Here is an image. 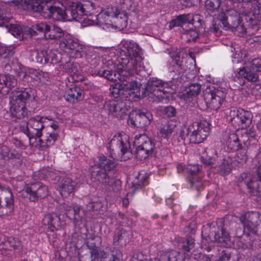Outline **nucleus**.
<instances>
[{"mask_svg":"<svg viewBox=\"0 0 261 261\" xmlns=\"http://www.w3.org/2000/svg\"><path fill=\"white\" fill-rule=\"evenodd\" d=\"M110 93L116 99L122 100L125 98L129 101H136L140 98L148 96L152 101L166 103L171 93L168 83L157 79L149 80L142 94H140V84L132 81L129 85L123 87L119 83L110 86Z\"/></svg>","mask_w":261,"mask_h":261,"instance_id":"1","label":"nucleus"},{"mask_svg":"<svg viewBox=\"0 0 261 261\" xmlns=\"http://www.w3.org/2000/svg\"><path fill=\"white\" fill-rule=\"evenodd\" d=\"M43 119V117L37 115L31 118L27 123L20 126V131L27 135L30 144H33V140L37 137L38 143L36 145L42 150L53 145L59 137L57 122H53L45 127Z\"/></svg>","mask_w":261,"mask_h":261,"instance_id":"2","label":"nucleus"},{"mask_svg":"<svg viewBox=\"0 0 261 261\" xmlns=\"http://www.w3.org/2000/svg\"><path fill=\"white\" fill-rule=\"evenodd\" d=\"M140 52V47L133 40L122 41L116 65V70L120 76H127L142 71L143 66Z\"/></svg>","mask_w":261,"mask_h":261,"instance_id":"3","label":"nucleus"},{"mask_svg":"<svg viewBox=\"0 0 261 261\" xmlns=\"http://www.w3.org/2000/svg\"><path fill=\"white\" fill-rule=\"evenodd\" d=\"M35 91L30 88L17 89L9 96L10 111L11 115L17 119L27 116L29 111L27 104L35 99Z\"/></svg>","mask_w":261,"mask_h":261,"instance_id":"4","label":"nucleus"},{"mask_svg":"<svg viewBox=\"0 0 261 261\" xmlns=\"http://www.w3.org/2000/svg\"><path fill=\"white\" fill-rule=\"evenodd\" d=\"M174 64L169 68L171 72L180 75L188 70L194 67L195 59L192 52L187 54L184 48L172 47L169 52Z\"/></svg>","mask_w":261,"mask_h":261,"instance_id":"5","label":"nucleus"},{"mask_svg":"<svg viewBox=\"0 0 261 261\" xmlns=\"http://www.w3.org/2000/svg\"><path fill=\"white\" fill-rule=\"evenodd\" d=\"M210 132V124L207 121H196L188 126H183L179 133L182 140L187 138L190 143L198 144L202 142Z\"/></svg>","mask_w":261,"mask_h":261,"instance_id":"6","label":"nucleus"},{"mask_svg":"<svg viewBox=\"0 0 261 261\" xmlns=\"http://www.w3.org/2000/svg\"><path fill=\"white\" fill-rule=\"evenodd\" d=\"M201 159L204 164L216 168L222 175H227L231 171V159L228 156L218 155L214 148H207L202 153Z\"/></svg>","mask_w":261,"mask_h":261,"instance_id":"7","label":"nucleus"},{"mask_svg":"<svg viewBox=\"0 0 261 261\" xmlns=\"http://www.w3.org/2000/svg\"><path fill=\"white\" fill-rule=\"evenodd\" d=\"M128 136L124 133L115 134L108 144V147L111 151L112 157L116 158V152L120 151L121 160H127L132 155L129 150V144L128 141Z\"/></svg>","mask_w":261,"mask_h":261,"instance_id":"8","label":"nucleus"},{"mask_svg":"<svg viewBox=\"0 0 261 261\" xmlns=\"http://www.w3.org/2000/svg\"><path fill=\"white\" fill-rule=\"evenodd\" d=\"M225 115L227 121L237 129L246 128L252 122L251 113L243 109L230 108L226 110Z\"/></svg>","mask_w":261,"mask_h":261,"instance_id":"9","label":"nucleus"},{"mask_svg":"<svg viewBox=\"0 0 261 261\" xmlns=\"http://www.w3.org/2000/svg\"><path fill=\"white\" fill-rule=\"evenodd\" d=\"M134 144L136 146V156L140 160L147 159L155 148L154 142L144 134L136 135Z\"/></svg>","mask_w":261,"mask_h":261,"instance_id":"10","label":"nucleus"},{"mask_svg":"<svg viewBox=\"0 0 261 261\" xmlns=\"http://www.w3.org/2000/svg\"><path fill=\"white\" fill-rule=\"evenodd\" d=\"M219 19L224 27L231 28L234 31L241 33L245 32V29L241 23L240 17L234 10L230 9L226 12H221L219 15Z\"/></svg>","mask_w":261,"mask_h":261,"instance_id":"11","label":"nucleus"},{"mask_svg":"<svg viewBox=\"0 0 261 261\" xmlns=\"http://www.w3.org/2000/svg\"><path fill=\"white\" fill-rule=\"evenodd\" d=\"M48 2L40 0H12L10 5L18 6L30 12H36L43 17L44 12L47 10Z\"/></svg>","mask_w":261,"mask_h":261,"instance_id":"12","label":"nucleus"},{"mask_svg":"<svg viewBox=\"0 0 261 261\" xmlns=\"http://www.w3.org/2000/svg\"><path fill=\"white\" fill-rule=\"evenodd\" d=\"M60 48L70 57L80 58L83 51V46L77 40L69 35H66L60 43Z\"/></svg>","mask_w":261,"mask_h":261,"instance_id":"13","label":"nucleus"},{"mask_svg":"<svg viewBox=\"0 0 261 261\" xmlns=\"http://www.w3.org/2000/svg\"><path fill=\"white\" fill-rule=\"evenodd\" d=\"M225 97V94L222 91L214 87L206 89L204 93V98L207 106L215 110L220 108Z\"/></svg>","mask_w":261,"mask_h":261,"instance_id":"14","label":"nucleus"},{"mask_svg":"<svg viewBox=\"0 0 261 261\" xmlns=\"http://www.w3.org/2000/svg\"><path fill=\"white\" fill-rule=\"evenodd\" d=\"M240 220L243 224L245 231L248 230L253 233H258L261 214L257 212H249L241 215Z\"/></svg>","mask_w":261,"mask_h":261,"instance_id":"15","label":"nucleus"},{"mask_svg":"<svg viewBox=\"0 0 261 261\" xmlns=\"http://www.w3.org/2000/svg\"><path fill=\"white\" fill-rule=\"evenodd\" d=\"M71 80H73V77L71 75L65 80L67 89L64 97L68 102L75 103L84 99V92L80 88L76 86L72 81L71 82Z\"/></svg>","mask_w":261,"mask_h":261,"instance_id":"16","label":"nucleus"},{"mask_svg":"<svg viewBox=\"0 0 261 261\" xmlns=\"http://www.w3.org/2000/svg\"><path fill=\"white\" fill-rule=\"evenodd\" d=\"M13 202L11 190L0 186V216L9 215L12 213Z\"/></svg>","mask_w":261,"mask_h":261,"instance_id":"17","label":"nucleus"},{"mask_svg":"<svg viewBox=\"0 0 261 261\" xmlns=\"http://www.w3.org/2000/svg\"><path fill=\"white\" fill-rule=\"evenodd\" d=\"M23 191L28 194L31 201H36L39 199L44 198L48 193L47 186L41 182L28 184L24 188Z\"/></svg>","mask_w":261,"mask_h":261,"instance_id":"18","label":"nucleus"},{"mask_svg":"<svg viewBox=\"0 0 261 261\" xmlns=\"http://www.w3.org/2000/svg\"><path fill=\"white\" fill-rule=\"evenodd\" d=\"M14 70L18 78L24 82L38 81L39 70L29 68L19 63L14 64Z\"/></svg>","mask_w":261,"mask_h":261,"instance_id":"19","label":"nucleus"},{"mask_svg":"<svg viewBox=\"0 0 261 261\" xmlns=\"http://www.w3.org/2000/svg\"><path fill=\"white\" fill-rule=\"evenodd\" d=\"M104 108L109 114L118 119H123L127 115L125 103L122 100L113 99L107 101L104 105Z\"/></svg>","mask_w":261,"mask_h":261,"instance_id":"20","label":"nucleus"},{"mask_svg":"<svg viewBox=\"0 0 261 261\" xmlns=\"http://www.w3.org/2000/svg\"><path fill=\"white\" fill-rule=\"evenodd\" d=\"M152 115L146 110L131 113L129 115L128 122L137 127H143L150 124Z\"/></svg>","mask_w":261,"mask_h":261,"instance_id":"21","label":"nucleus"},{"mask_svg":"<svg viewBox=\"0 0 261 261\" xmlns=\"http://www.w3.org/2000/svg\"><path fill=\"white\" fill-rule=\"evenodd\" d=\"M91 180L93 186H105L110 185L113 182V179L109 176L108 172H105L96 167H92L90 170Z\"/></svg>","mask_w":261,"mask_h":261,"instance_id":"22","label":"nucleus"},{"mask_svg":"<svg viewBox=\"0 0 261 261\" xmlns=\"http://www.w3.org/2000/svg\"><path fill=\"white\" fill-rule=\"evenodd\" d=\"M207 227H205L202 231V235L207 237L210 241L217 242V243L225 244L227 245L230 242V237L228 233L223 228L219 229L216 232V228L214 226L212 227V231L207 236L205 232Z\"/></svg>","mask_w":261,"mask_h":261,"instance_id":"23","label":"nucleus"},{"mask_svg":"<svg viewBox=\"0 0 261 261\" xmlns=\"http://www.w3.org/2000/svg\"><path fill=\"white\" fill-rule=\"evenodd\" d=\"M0 160L2 163L8 161L14 163L16 166L22 163L21 155L15 150H10L6 146H3L0 148Z\"/></svg>","mask_w":261,"mask_h":261,"instance_id":"24","label":"nucleus"},{"mask_svg":"<svg viewBox=\"0 0 261 261\" xmlns=\"http://www.w3.org/2000/svg\"><path fill=\"white\" fill-rule=\"evenodd\" d=\"M241 177L242 178L241 182L246 185L250 193L256 196L261 195V188L259 185V181L255 179V177L247 173L242 174Z\"/></svg>","mask_w":261,"mask_h":261,"instance_id":"25","label":"nucleus"},{"mask_svg":"<svg viewBox=\"0 0 261 261\" xmlns=\"http://www.w3.org/2000/svg\"><path fill=\"white\" fill-rule=\"evenodd\" d=\"M64 9L63 21H69L73 20H79L81 18L76 3L67 1L64 3Z\"/></svg>","mask_w":261,"mask_h":261,"instance_id":"26","label":"nucleus"},{"mask_svg":"<svg viewBox=\"0 0 261 261\" xmlns=\"http://www.w3.org/2000/svg\"><path fill=\"white\" fill-rule=\"evenodd\" d=\"M63 7H60L58 4L52 5L50 3H48V7L43 14V17L45 18H51L54 20L63 21L64 5L62 3Z\"/></svg>","mask_w":261,"mask_h":261,"instance_id":"27","label":"nucleus"},{"mask_svg":"<svg viewBox=\"0 0 261 261\" xmlns=\"http://www.w3.org/2000/svg\"><path fill=\"white\" fill-rule=\"evenodd\" d=\"M77 182L70 177H64L60 181L58 189L63 197H66L76 189Z\"/></svg>","mask_w":261,"mask_h":261,"instance_id":"28","label":"nucleus"},{"mask_svg":"<svg viewBox=\"0 0 261 261\" xmlns=\"http://www.w3.org/2000/svg\"><path fill=\"white\" fill-rule=\"evenodd\" d=\"M44 225L47 226V229L51 232L59 230L61 227V222L60 217L55 213L46 214L42 220Z\"/></svg>","mask_w":261,"mask_h":261,"instance_id":"29","label":"nucleus"},{"mask_svg":"<svg viewBox=\"0 0 261 261\" xmlns=\"http://www.w3.org/2000/svg\"><path fill=\"white\" fill-rule=\"evenodd\" d=\"M10 32L15 37L21 39L32 37L36 33L35 31L31 28L17 24H11Z\"/></svg>","mask_w":261,"mask_h":261,"instance_id":"30","label":"nucleus"},{"mask_svg":"<svg viewBox=\"0 0 261 261\" xmlns=\"http://www.w3.org/2000/svg\"><path fill=\"white\" fill-rule=\"evenodd\" d=\"M196 21L200 22L199 15L184 14L178 16L175 19L172 20L170 25L172 27L181 26L186 23L193 24Z\"/></svg>","mask_w":261,"mask_h":261,"instance_id":"31","label":"nucleus"},{"mask_svg":"<svg viewBox=\"0 0 261 261\" xmlns=\"http://www.w3.org/2000/svg\"><path fill=\"white\" fill-rule=\"evenodd\" d=\"M115 163L112 160L107 159L105 156L98 157V161L95 167L98 169L100 168L105 172H108L113 170L115 167Z\"/></svg>","mask_w":261,"mask_h":261,"instance_id":"32","label":"nucleus"},{"mask_svg":"<svg viewBox=\"0 0 261 261\" xmlns=\"http://www.w3.org/2000/svg\"><path fill=\"white\" fill-rule=\"evenodd\" d=\"M131 232L124 230H121L117 234H115L113 239V244L117 245L119 243L121 245L125 244L129 242L130 239Z\"/></svg>","mask_w":261,"mask_h":261,"instance_id":"33","label":"nucleus"},{"mask_svg":"<svg viewBox=\"0 0 261 261\" xmlns=\"http://www.w3.org/2000/svg\"><path fill=\"white\" fill-rule=\"evenodd\" d=\"M46 38L58 40L64 36L63 30L56 25H49L48 32H46Z\"/></svg>","mask_w":261,"mask_h":261,"instance_id":"34","label":"nucleus"},{"mask_svg":"<svg viewBox=\"0 0 261 261\" xmlns=\"http://www.w3.org/2000/svg\"><path fill=\"white\" fill-rule=\"evenodd\" d=\"M175 127L174 122L169 121L160 127L158 134L164 138H168L173 132Z\"/></svg>","mask_w":261,"mask_h":261,"instance_id":"35","label":"nucleus"},{"mask_svg":"<svg viewBox=\"0 0 261 261\" xmlns=\"http://www.w3.org/2000/svg\"><path fill=\"white\" fill-rule=\"evenodd\" d=\"M238 73L240 76L243 77L250 82H256L258 79V74L249 68L243 67L240 68Z\"/></svg>","mask_w":261,"mask_h":261,"instance_id":"36","label":"nucleus"},{"mask_svg":"<svg viewBox=\"0 0 261 261\" xmlns=\"http://www.w3.org/2000/svg\"><path fill=\"white\" fill-rule=\"evenodd\" d=\"M92 256L94 258H100L101 261H120L119 258L114 255H109L105 251L93 250L91 252Z\"/></svg>","mask_w":261,"mask_h":261,"instance_id":"37","label":"nucleus"},{"mask_svg":"<svg viewBox=\"0 0 261 261\" xmlns=\"http://www.w3.org/2000/svg\"><path fill=\"white\" fill-rule=\"evenodd\" d=\"M109 17V15L107 12H103L97 15L96 16V21L91 20L89 19H85V20L87 21V24L89 25L97 24L101 26L107 24V21L108 20Z\"/></svg>","mask_w":261,"mask_h":261,"instance_id":"38","label":"nucleus"},{"mask_svg":"<svg viewBox=\"0 0 261 261\" xmlns=\"http://www.w3.org/2000/svg\"><path fill=\"white\" fill-rule=\"evenodd\" d=\"M227 144L228 148L233 150H239L240 149L242 148L240 140L238 136L234 133L229 135Z\"/></svg>","mask_w":261,"mask_h":261,"instance_id":"39","label":"nucleus"},{"mask_svg":"<svg viewBox=\"0 0 261 261\" xmlns=\"http://www.w3.org/2000/svg\"><path fill=\"white\" fill-rule=\"evenodd\" d=\"M81 17L83 15H88L90 14L91 11L94 8V4L90 2H87L84 4L76 3Z\"/></svg>","mask_w":261,"mask_h":261,"instance_id":"40","label":"nucleus"},{"mask_svg":"<svg viewBox=\"0 0 261 261\" xmlns=\"http://www.w3.org/2000/svg\"><path fill=\"white\" fill-rule=\"evenodd\" d=\"M257 233H253L251 231L248 230H244V233L240 237L241 242L243 243V246L245 248H249L252 246L254 236H256Z\"/></svg>","mask_w":261,"mask_h":261,"instance_id":"41","label":"nucleus"},{"mask_svg":"<svg viewBox=\"0 0 261 261\" xmlns=\"http://www.w3.org/2000/svg\"><path fill=\"white\" fill-rule=\"evenodd\" d=\"M179 245L185 253L189 252L195 246L194 240L191 237H187L179 243Z\"/></svg>","mask_w":261,"mask_h":261,"instance_id":"42","label":"nucleus"},{"mask_svg":"<svg viewBox=\"0 0 261 261\" xmlns=\"http://www.w3.org/2000/svg\"><path fill=\"white\" fill-rule=\"evenodd\" d=\"M148 184L147 177H145L142 174L139 173L138 176L132 182L133 187L134 188L133 193H134L137 189L141 188L142 186H146Z\"/></svg>","mask_w":261,"mask_h":261,"instance_id":"43","label":"nucleus"},{"mask_svg":"<svg viewBox=\"0 0 261 261\" xmlns=\"http://www.w3.org/2000/svg\"><path fill=\"white\" fill-rule=\"evenodd\" d=\"M201 89V85L198 84H193L187 87L185 92L188 97H193L199 94Z\"/></svg>","mask_w":261,"mask_h":261,"instance_id":"44","label":"nucleus"},{"mask_svg":"<svg viewBox=\"0 0 261 261\" xmlns=\"http://www.w3.org/2000/svg\"><path fill=\"white\" fill-rule=\"evenodd\" d=\"M47 51V55L46 58L48 62L47 64H56L59 63L61 58L58 51L56 50H46Z\"/></svg>","mask_w":261,"mask_h":261,"instance_id":"45","label":"nucleus"},{"mask_svg":"<svg viewBox=\"0 0 261 261\" xmlns=\"http://www.w3.org/2000/svg\"><path fill=\"white\" fill-rule=\"evenodd\" d=\"M191 187L193 189L200 191L203 189V185L199 176L194 174L190 180Z\"/></svg>","mask_w":261,"mask_h":261,"instance_id":"46","label":"nucleus"},{"mask_svg":"<svg viewBox=\"0 0 261 261\" xmlns=\"http://www.w3.org/2000/svg\"><path fill=\"white\" fill-rule=\"evenodd\" d=\"M47 55V51L46 50L37 51L36 53L35 60L38 63L41 64H47L48 59L46 58Z\"/></svg>","mask_w":261,"mask_h":261,"instance_id":"47","label":"nucleus"},{"mask_svg":"<svg viewBox=\"0 0 261 261\" xmlns=\"http://www.w3.org/2000/svg\"><path fill=\"white\" fill-rule=\"evenodd\" d=\"M64 70L70 74H75L77 72V65L71 62H66L63 66Z\"/></svg>","mask_w":261,"mask_h":261,"instance_id":"48","label":"nucleus"},{"mask_svg":"<svg viewBox=\"0 0 261 261\" xmlns=\"http://www.w3.org/2000/svg\"><path fill=\"white\" fill-rule=\"evenodd\" d=\"M239 151L237 153L236 160L238 163L243 164L245 163L247 159V151L245 149H240Z\"/></svg>","mask_w":261,"mask_h":261,"instance_id":"49","label":"nucleus"},{"mask_svg":"<svg viewBox=\"0 0 261 261\" xmlns=\"http://www.w3.org/2000/svg\"><path fill=\"white\" fill-rule=\"evenodd\" d=\"M220 0H207L205 2L207 9L212 11L217 10L220 7Z\"/></svg>","mask_w":261,"mask_h":261,"instance_id":"50","label":"nucleus"},{"mask_svg":"<svg viewBox=\"0 0 261 261\" xmlns=\"http://www.w3.org/2000/svg\"><path fill=\"white\" fill-rule=\"evenodd\" d=\"M98 74L99 76L104 77L110 81H112L115 80V77L116 76V74L111 70H104L99 71L98 72Z\"/></svg>","mask_w":261,"mask_h":261,"instance_id":"51","label":"nucleus"},{"mask_svg":"<svg viewBox=\"0 0 261 261\" xmlns=\"http://www.w3.org/2000/svg\"><path fill=\"white\" fill-rule=\"evenodd\" d=\"M7 80L5 81L6 88L7 89H11L14 88L17 85V80L13 75H6Z\"/></svg>","mask_w":261,"mask_h":261,"instance_id":"52","label":"nucleus"},{"mask_svg":"<svg viewBox=\"0 0 261 261\" xmlns=\"http://www.w3.org/2000/svg\"><path fill=\"white\" fill-rule=\"evenodd\" d=\"M118 15H116V20L115 22L117 24V27L120 29H123L125 28L127 25V22L126 20V17L125 15L123 16V17H120V19L118 17Z\"/></svg>","mask_w":261,"mask_h":261,"instance_id":"53","label":"nucleus"},{"mask_svg":"<svg viewBox=\"0 0 261 261\" xmlns=\"http://www.w3.org/2000/svg\"><path fill=\"white\" fill-rule=\"evenodd\" d=\"M178 254L175 251H172L163 256H162V260H167V261H177V256Z\"/></svg>","mask_w":261,"mask_h":261,"instance_id":"54","label":"nucleus"},{"mask_svg":"<svg viewBox=\"0 0 261 261\" xmlns=\"http://www.w3.org/2000/svg\"><path fill=\"white\" fill-rule=\"evenodd\" d=\"M14 51L6 47H0V56L4 58H9L14 54Z\"/></svg>","mask_w":261,"mask_h":261,"instance_id":"55","label":"nucleus"},{"mask_svg":"<svg viewBox=\"0 0 261 261\" xmlns=\"http://www.w3.org/2000/svg\"><path fill=\"white\" fill-rule=\"evenodd\" d=\"M49 26V25L46 23H41L36 24L35 25V29L39 32H43L44 33V36L46 37L47 35L46 32H48V31Z\"/></svg>","mask_w":261,"mask_h":261,"instance_id":"56","label":"nucleus"},{"mask_svg":"<svg viewBox=\"0 0 261 261\" xmlns=\"http://www.w3.org/2000/svg\"><path fill=\"white\" fill-rule=\"evenodd\" d=\"M163 112L169 117H173L176 113V109L172 106L166 107L164 108Z\"/></svg>","mask_w":261,"mask_h":261,"instance_id":"57","label":"nucleus"},{"mask_svg":"<svg viewBox=\"0 0 261 261\" xmlns=\"http://www.w3.org/2000/svg\"><path fill=\"white\" fill-rule=\"evenodd\" d=\"M38 76V81L37 82L42 83L48 81L50 78L49 74L48 72H43L40 70L39 71Z\"/></svg>","mask_w":261,"mask_h":261,"instance_id":"58","label":"nucleus"},{"mask_svg":"<svg viewBox=\"0 0 261 261\" xmlns=\"http://www.w3.org/2000/svg\"><path fill=\"white\" fill-rule=\"evenodd\" d=\"M251 65L253 69L255 68L257 72H261V59H254L251 62Z\"/></svg>","mask_w":261,"mask_h":261,"instance_id":"59","label":"nucleus"},{"mask_svg":"<svg viewBox=\"0 0 261 261\" xmlns=\"http://www.w3.org/2000/svg\"><path fill=\"white\" fill-rule=\"evenodd\" d=\"M256 136V132L254 128H250L246 130L245 134L242 137L243 138H250L254 140Z\"/></svg>","mask_w":261,"mask_h":261,"instance_id":"60","label":"nucleus"},{"mask_svg":"<svg viewBox=\"0 0 261 261\" xmlns=\"http://www.w3.org/2000/svg\"><path fill=\"white\" fill-rule=\"evenodd\" d=\"M63 207L66 211V214L67 217L71 219L70 215L72 214L73 209L74 208V205H69L66 203H64V204L63 205Z\"/></svg>","mask_w":261,"mask_h":261,"instance_id":"61","label":"nucleus"},{"mask_svg":"<svg viewBox=\"0 0 261 261\" xmlns=\"http://www.w3.org/2000/svg\"><path fill=\"white\" fill-rule=\"evenodd\" d=\"M230 255L225 251H222L219 258L215 261H231Z\"/></svg>","mask_w":261,"mask_h":261,"instance_id":"62","label":"nucleus"},{"mask_svg":"<svg viewBox=\"0 0 261 261\" xmlns=\"http://www.w3.org/2000/svg\"><path fill=\"white\" fill-rule=\"evenodd\" d=\"M243 142L244 146H243L242 145V148L243 149H245V151H247V150L248 149L249 146H250V142L251 141H254L253 140H252L250 138H243Z\"/></svg>","mask_w":261,"mask_h":261,"instance_id":"63","label":"nucleus"},{"mask_svg":"<svg viewBox=\"0 0 261 261\" xmlns=\"http://www.w3.org/2000/svg\"><path fill=\"white\" fill-rule=\"evenodd\" d=\"M132 261H160L159 259H150L147 257H144L142 254L139 255L137 258H134Z\"/></svg>","mask_w":261,"mask_h":261,"instance_id":"64","label":"nucleus"}]
</instances>
